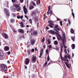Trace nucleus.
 <instances>
[{
  "instance_id": "f257e3e1",
  "label": "nucleus",
  "mask_w": 78,
  "mask_h": 78,
  "mask_svg": "<svg viewBox=\"0 0 78 78\" xmlns=\"http://www.w3.org/2000/svg\"><path fill=\"white\" fill-rule=\"evenodd\" d=\"M21 9V8L19 5L16 4H14V6H12L11 7V10L13 12H15L16 10L17 11H20Z\"/></svg>"
},
{
  "instance_id": "f03ea898",
  "label": "nucleus",
  "mask_w": 78,
  "mask_h": 78,
  "mask_svg": "<svg viewBox=\"0 0 78 78\" xmlns=\"http://www.w3.org/2000/svg\"><path fill=\"white\" fill-rule=\"evenodd\" d=\"M62 39H63V41H62L63 44H64V42H65V41H66V35L64 34H63Z\"/></svg>"
},
{
  "instance_id": "7ed1b4c3",
  "label": "nucleus",
  "mask_w": 78,
  "mask_h": 78,
  "mask_svg": "<svg viewBox=\"0 0 78 78\" xmlns=\"http://www.w3.org/2000/svg\"><path fill=\"white\" fill-rule=\"evenodd\" d=\"M30 62V59L28 58H26L25 59V63L26 65H28Z\"/></svg>"
},
{
  "instance_id": "20e7f679",
  "label": "nucleus",
  "mask_w": 78,
  "mask_h": 78,
  "mask_svg": "<svg viewBox=\"0 0 78 78\" xmlns=\"http://www.w3.org/2000/svg\"><path fill=\"white\" fill-rule=\"evenodd\" d=\"M5 12L6 13V14L7 16H9V10L8 9H5Z\"/></svg>"
},
{
  "instance_id": "39448f33",
  "label": "nucleus",
  "mask_w": 78,
  "mask_h": 78,
  "mask_svg": "<svg viewBox=\"0 0 78 78\" xmlns=\"http://www.w3.org/2000/svg\"><path fill=\"white\" fill-rule=\"evenodd\" d=\"M1 66L2 69H7V66L4 64H2Z\"/></svg>"
},
{
  "instance_id": "423d86ee",
  "label": "nucleus",
  "mask_w": 78,
  "mask_h": 78,
  "mask_svg": "<svg viewBox=\"0 0 78 78\" xmlns=\"http://www.w3.org/2000/svg\"><path fill=\"white\" fill-rule=\"evenodd\" d=\"M33 34L35 36H37V35H38V33L37 31H34L33 32Z\"/></svg>"
},
{
  "instance_id": "0eeeda50",
  "label": "nucleus",
  "mask_w": 78,
  "mask_h": 78,
  "mask_svg": "<svg viewBox=\"0 0 78 78\" xmlns=\"http://www.w3.org/2000/svg\"><path fill=\"white\" fill-rule=\"evenodd\" d=\"M4 50L5 51H8L9 50V48L8 46H6L4 48Z\"/></svg>"
},
{
  "instance_id": "6e6552de",
  "label": "nucleus",
  "mask_w": 78,
  "mask_h": 78,
  "mask_svg": "<svg viewBox=\"0 0 78 78\" xmlns=\"http://www.w3.org/2000/svg\"><path fill=\"white\" fill-rule=\"evenodd\" d=\"M3 37L5 39H8V36L6 34H4L3 35Z\"/></svg>"
},
{
  "instance_id": "1a4fd4ad",
  "label": "nucleus",
  "mask_w": 78,
  "mask_h": 78,
  "mask_svg": "<svg viewBox=\"0 0 78 78\" xmlns=\"http://www.w3.org/2000/svg\"><path fill=\"white\" fill-rule=\"evenodd\" d=\"M23 10H24V13L25 14H27V8H26L25 7H23Z\"/></svg>"
},
{
  "instance_id": "9d476101",
  "label": "nucleus",
  "mask_w": 78,
  "mask_h": 78,
  "mask_svg": "<svg viewBox=\"0 0 78 78\" xmlns=\"http://www.w3.org/2000/svg\"><path fill=\"white\" fill-rule=\"evenodd\" d=\"M35 42V41L34 40H31L30 41V44L32 45H33V44H34Z\"/></svg>"
},
{
  "instance_id": "9b49d317",
  "label": "nucleus",
  "mask_w": 78,
  "mask_h": 78,
  "mask_svg": "<svg viewBox=\"0 0 78 78\" xmlns=\"http://www.w3.org/2000/svg\"><path fill=\"white\" fill-rule=\"evenodd\" d=\"M3 56V52L1 51H0V58H2Z\"/></svg>"
},
{
  "instance_id": "f8f14e48",
  "label": "nucleus",
  "mask_w": 78,
  "mask_h": 78,
  "mask_svg": "<svg viewBox=\"0 0 78 78\" xmlns=\"http://www.w3.org/2000/svg\"><path fill=\"white\" fill-rule=\"evenodd\" d=\"M48 23H49L50 25H54V22L51 21H49Z\"/></svg>"
},
{
  "instance_id": "ddd939ff",
  "label": "nucleus",
  "mask_w": 78,
  "mask_h": 78,
  "mask_svg": "<svg viewBox=\"0 0 78 78\" xmlns=\"http://www.w3.org/2000/svg\"><path fill=\"white\" fill-rule=\"evenodd\" d=\"M60 45L61 46V53H62V48H63V44H60Z\"/></svg>"
},
{
  "instance_id": "4468645a",
  "label": "nucleus",
  "mask_w": 78,
  "mask_h": 78,
  "mask_svg": "<svg viewBox=\"0 0 78 78\" xmlns=\"http://www.w3.org/2000/svg\"><path fill=\"white\" fill-rule=\"evenodd\" d=\"M61 59H62V62H63V61H64L65 62L66 61V58H65L61 57Z\"/></svg>"
},
{
  "instance_id": "2eb2a0df",
  "label": "nucleus",
  "mask_w": 78,
  "mask_h": 78,
  "mask_svg": "<svg viewBox=\"0 0 78 78\" xmlns=\"http://www.w3.org/2000/svg\"><path fill=\"white\" fill-rule=\"evenodd\" d=\"M36 56H33L32 58V61L34 62H35L36 61Z\"/></svg>"
},
{
  "instance_id": "dca6fc26",
  "label": "nucleus",
  "mask_w": 78,
  "mask_h": 78,
  "mask_svg": "<svg viewBox=\"0 0 78 78\" xmlns=\"http://www.w3.org/2000/svg\"><path fill=\"white\" fill-rule=\"evenodd\" d=\"M17 19H21L22 20V18H23V16H17Z\"/></svg>"
},
{
  "instance_id": "f3484780",
  "label": "nucleus",
  "mask_w": 78,
  "mask_h": 78,
  "mask_svg": "<svg viewBox=\"0 0 78 78\" xmlns=\"http://www.w3.org/2000/svg\"><path fill=\"white\" fill-rule=\"evenodd\" d=\"M34 7L33 5H30L29 7V9H33Z\"/></svg>"
},
{
  "instance_id": "a211bd4d",
  "label": "nucleus",
  "mask_w": 78,
  "mask_h": 78,
  "mask_svg": "<svg viewBox=\"0 0 78 78\" xmlns=\"http://www.w3.org/2000/svg\"><path fill=\"white\" fill-rule=\"evenodd\" d=\"M10 21L11 23H13L15 22V20L14 19H10Z\"/></svg>"
},
{
  "instance_id": "6ab92c4d",
  "label": "nucleus",
  "mask_w": 78,
  "mask_h": 78,
  "mask_svg": "<svg viewBox=\"0 0 78 78\" xmlns=\"http://www.w3.org/2000/svg\"><path fill=\"white\" fill-rule=\"evenodd\" d=\"M61 38H62V37H61V35H58L57 37V38L58 39V41L60 40V39H61Z\"/></svg>"
},
{
  "instance_id": "aec40b11",
  "label": "nucleus",
  "mask_w": 78,
  "mask_h": 78,
  "mask_svg": "<svg viewBox=\"0 0 78 78\" xmlns=\"http://www.w3.org/2000/svg\"><path fill=\"white\" fill-rule=\"evenodd\" d=\"M19 33H23V30L22 29H19L18 30Z\"/></svg>"
},
{
  "instance_id": "412c9836",
  "label": "nucleus",
  "mask_w": 78,
  "mask_h": 78,
  "mask_svg": "<svg viewBox=\"0 0 78 78\" xmlns=\"http://www.w3.org/2000/svg\"><path fill=\"white\" fill-rule=\"evenodd\" d=\"M7 70V69H2L0 70L1 71H2V72H4V71H6Z\"/></svg>"
},
{
  "instance_id": "4be33fe9",
  "label": "nucleus",
  "mask_w": 78,
  "mask_h": 78,
  "mask_svg": "<svg viewBox=\"0 0 78 78\" xmlns=\"http://www.w3.org/2000/svg\"><path fill=\"white\" fill-rule=\"evenodd\" d=\"M47 41H48V44H50L51 43V41H50V39H48L47 40Z\"/></svg>"
},
{
  "instance_id": "5701e85b",
  "label": "nucleus",
  "mask_w": 78,
  "mask_h": 78,
  "mask_svg": "<svg viewBox=\"0 0 78 78\" xmlns=\"http://www.w3.org/2000/svg\"><path fill=\"white\" fill-rule=\"evenodd\" d=\"M72 49H75V44H72Z\"/></svg>"
},
{
  "instance_id": "b1692460",
  "label": "nucleus",
  "mask_w": 78,
  "mask_h": 78,
  "mask_svg": "<svg viewBox=\"0 0 78 78\" xmlns=\"http://www.w3.org/2000/svg\"><path fill=\"white\" fill-rule=\"evenodd\" d=\"M54 43L55 45H58V42L56 41H55Z\"/></svg>"
},
{
  "instance_id": "393cba45",
  "label": "nucleus",
  "mask_w": 78,
  "mask_h": 78,
  "mask_svg": "<svg viewBox=\"0 0 78 78\" xmlns=\"http://www.w3.org/2000/svg\"><path fill=\"white\" fill-rule=\"evenodd\" d=\"M71 33H72L73 34H74V30L73 29H71Z\"/></svg>"
},
{
  "instance_id": "a878e982",
  "label": "nucleus",
  "mask_w": 78,
  "mask_h": 78,
  "mask_svg": "<svg viewBox=\"0 0 78 78\" xmlns=\"http://www.w3.org/2000/svg\"><path fill=\"white\" fill-rule=\"evenodd\" d=\"M20 24H21V27H23L24 26H23V22H21L20 23Z\"/></svg>"
},
{
  "instance_id": "bb28decb",
  "label": "nucleus",
  "mask_w": 78,
  "mask_h": 78,
  "mask_svg": "<svg viewBox=\"0 0 78 78\" xmlns=\"http://www.w3.org/2000/svg\"><path fill=\"white\" fill-rule=\"evenodd\" d=\"M56 28H55V27L53 28V30H55V31H57V32L58 33H59V31H58V30H56Z\"/></svg>"
},
{
  "instance_id": "cd10ccee",
  "label": "nucleus",
  "mask_w": 78,
  "mask_h": 78,
  "mask_svg": "<svg viewBox=\"0 0 78 78\" xmlns=\"http://www.w3.org/2000/svg\"><path fill=\"white\" fill-rule=\"evenodd\" d=\"M51 32H54V31L52 30H51L48 31V32L49 33H50L51 34H52V33H51Z\"/></svg>"
},
{
  "instance_id": "c85d7f7f",
  "label": "nucleus",
  "mask_w": 78,
  "mask_h": 78,
  "mask_svg": "<svg viewBox=\"0 0 78 78\" xmlns=\"http://www.w3.org/2000/svg\"><path fill=\"white\" fill-rule=\"evenodd\" d=\"M44 41H45V38L44 37L43 39H42L41 42L42 43H44Z\"/></svg>"
},
{
  "instance_id": "c756f323",
  "label": "nucleus",
  "mask_w": 78,
  "mask_h": 78,
  "mask_svg": "<svg viewBox=\"0 0 78 78\" xmlns=\"http://www.w3.org/2000/svg\"><path fill=\"white\" fill-rule=\"evenodd\" d=\"M71 39L72 40H73V41H75V37H72Z\"/></svg>"
},
{
  "instance_id": "7c9ffc66",
  "label": "nucleus",
  "mask_w": 78,
  "mask_h": 78,
  "mask_svg": "<svg viewBox=\"0 0 78 78\" xmlns=\"http://www.w3.org/2000/svg\"><path fill=\"white\" fill-rule=\"evenodd\" d=\"M49 60H50V57H49V56H48V58H47V61L48 62L49 61Z\"/></svg>"
},
{
  "instance_id": "2f4dec72",
  "label": "nucleus",
  "mask_w": 78,
  "mask_h": 78,
  "mask_svg": "<svg viewBox=\"0 0 78 78\" xmlns=\"http://www.w3.org/2000/svg\"><path fill=\"white\" fill-rule=\"evenodd\" d=\"M72 15L73 17L74 18H74H75V14H74V13H73V12L72 13Z\"/></svg>"
},
{
  "instance_id": "473e14b6",
  "label": "nucleus",
  "mask_w": 78,
  "mask_h": 78,
  "mask_svg": "<svg viewBox=\"0 0 78 78\" xmlns=\"http://www.w3.org/2000/svg\"><path fill=\"white\" fill-rule=\"evenodd\" d=\"M46 52L47 55H48V49H47L46 50Z\"/></svg>"
},
{
  "instance_id": "72a5a7b5",
  "label": "nucleus",
  "mask_w": 78,
  "mask_h": 78,
  "mask_svg": "<svg viewBox=\"0 0 78 78\" xmlns=\"http://www.w3.org/2000/svg\"><path fill=\"white\" fill-rule=\"evenodd\" d=\"M68 58L69 59H70V58H71V57H70V55H68Z\"/></svg>"
},
{
  "instance_id": "f704fd0d",
  "label": "nucleus",
  "mask_w": 78,
  "mask_h": 78,
  "mask_svg": "<svg viewBox=\"0 0 78 78\" xmlns=\"http://www.w3.org/2000/svg\"><path fill=\"white\" fill-rule=\"evenodd\" d=\"M29 21L30 22V23L32 24V20H31V19H30V20H29Z\"/></svg>"
},
{
  "instance_id": "c9c22d12",
  "label": "nucleus",
  "mask_w": 78,
  "mask_h": 78,
  "mask_svg": "<svg viewBox=\"0 0 78 78\" xmlns=\"http://www.w3.org/2000/svg\"><path fill=\"white\" fill-rule=\"evenodd\" d=\"M64 44H65V42H64ZM63 44V45H64V48H67V46H66V45H64V44Z\"/></svg>"
},
{
  "instance_id": "e433bc0d",
  "label": "nucleus",
  "mask_w": 78,
  "mask_h": 78,
  "mask_svg": "<svg viewBox=\"0 0 78 78\" xmlns=\"http://www.w3.org/2000/svg\"><path fill=\"white\" fill-rule=\"evenodd\" d=\"M41 53H43L44 52V49H41Z\"/></svg>"
},
{
  "instance_id": "4c0bfd02",
  "label": "nucleus",
  "mask_w": 78,
  "mask_h": 78,
  "mask_svg": "<svg viewBox=\"0 0 78 78\" xmlns=\"http://www.w3.org/2000/svg\"><path fill=\"white\" fill-rule=\"evenodd\" d=\"M50 6H48V11H50Z\"/></svg>"
},
{
  "instance_id": "58836bf2",
  "label": "nucleus",
  "mask_w": 78,
  "mask_h": 78,
  "mask_svg": "<svg viewBox=\"0 0 78 78\" xmlns=\"http://www.w3.org/2000/svg\"><path fill=\"white\" fill-rule=\"evenodd\" d=\"M52 25H48L49 27H50V28H53V27Z\"/></svg>"
},
{
  "instance_id": "ea45409f",
  "label": "nucleus",
  "mask_w": 78,
  "mask_h": 78,
  "mask_svg": "<svg viewBox=\"0 0 78 78\" xmlns=\"http://www.w3.org/2000/svg\"><path fill=\"white\" fill-rule=\"evenodd\" d=\"M48 47L49 48V49H50V48H51V47H52V46H51V45L48 46Z\"/></svg>"
},
{
  "instance_id": "a19ab883",
  "label": "nucleus",
  "mask_w": 78,
  "mask_h": 78,
  "mask_svg": "<svg viewBox=\"0 0 78 78\" xmlns=\"http://www.w3.org/2000/svg\"><path fill=\"white\" fill-rule=\"evenodd\" d=\"M60 25L62 26V21H60Z\"/></svg>"
},
{
  "instance_id": "79ce46f5",
  "label": "nucleus",
  "mask_w": 78,
  "mask_h": 78,
  "mask_svg": "<svg viewBox=\"0 0 78 78\" xmlns=\"http://www.w3.org/2000/svg\"><path fill=\"white\" fill-rule=\"evenodd\" d=\"M52 62V61H51L50 62H49L48 64V65H50V64H51Z\"/></svg>"
},
{
  "instance_id": "37998d69",
  "label": "nucleus",
  "mask_w": 78,
  "mask_h": 78,
  "mask_svg": "<svg viewBox=\"0 0 78 78\" xmlns=\"http://www.w3.org/2000/svg\"><path fill=\"white\" fill-rule=\"evenodd\" d=\"M67 67L68 68H70V66H69V65H66Z\"/></svg>"
},
{
  "instance_id": "c03bdc74",
  "label": "nucleus",
  "mask_w": 78,
  "mask_h": 78,
  "mask_svg": "<svg viewBox=\"0 0 78 78\" xmlns=\"http://www.w3.org/2000/svg\"><path fill=\"white\" fill-rule=\"evenodd\" d=\"M65 64L66 65V66H67L69 64H68V62H65Z\"/></svg>"
},
{
  "instance_id": "a18cd8bd",
  "label": "nucleus",
  "mask_w": 78,
  "mask_h": 78,
  "mask_svg": "<svg viewBox=\"0 0 78 78\" xmlns=\"http://www.w3.org/2000/svg\"><path fill=\"white\" fill-rule=\"evenodd\" d=\"M47 64V62H45V63L44 64V66L45 67V66H46Z\"/></svg>"
},
{
  "instance_id": "49530a36",
  "label": "nucleus",
  "mask_w": 78,
  "mask_h": 78,
  "mask_svg": "<svg viewBox=\"0 0 78 78\" xmlns=\"http://www.w3.org/2000/svg\"><path fill=\"white\" fill-rule=\"evenodd\" d=\"M64 52L65 53H67V49H65Z\"/></svg>"
},
{
  "instance_id": "de8ad7c7",
  "label": "nucleus",
  "mask_w": 78,
  "mask_h": 78,
  "mask_svg": "<svg viewBox=\"0 0 78 78\" xmlns=\"http://www.w3.org/2000/svg\"><path fill=\"white\" fill-rule=\"evenodd\" d=\"M38 4L39 5V4L41 3V0H38Z\"/></svg>"
},
{
  "instance_id": "09e8293b",
  "label": "nucleus",
  "mask_w": 78,
  "mask_h": 78,
  "mask_svg": "<svg viewBox=\"0 0 78 78\" xmlns=\"http://www.w3.org/2000/svg\"><path fill=\"white\" fill-rule=\"evenodd\" d=\"M24 0H20V2H21V3H23V1Z\"/></svg>"
},
{
  "instance_id": "8fccbe9b",
  "label": "nucleus",
  "mask_w": 78,
  "mask_h": 78,
  "mask_svg": "<svg viewBox=\"0 0 78 78\" xmlns=\"http://www.w3.org/2000/svg\"><path fill=\"white\" fill-rule=\"evenodd\" d=\"M25 17L26 18H27V19H28V17H27V16L25 15Z\"/></svg>"
},
{
  "instance_id": "3c124183",
  "label": "nucleus",
  "mask_w": 78,
  "mask_h": 78,
  "mask_svg": "<svg viewBox=\"0 0 78 78\" xmlns=\"http://www.w3.org/2000/svg\"><path fill=\"white\" fill-rule=\"evenodd\" d=\"M12 2H16V0H12Z\"/></svg>"
},
{
  "instance_id": "603ef678",
  "label": "nucleus",
  "mask_w": 78,
  "mask_h": 78,
  "mask_svg": "<svg viewBox=\"0 0 78 78\" xmlns=\"http://www.w3.org/2000/svg\"><path fill=\"white\" fill-rule=\"evenodd\" d=\"M32 3L34 6H36V4H35V3H34V2H32Z\"/></svg>"
},
{
  "instance_id": "864d4df0",
  "label": "nucleus",
  "mask_w": 78,
  "mask_h": 78,
  "mask_svg": "<svg viewBox=\"0 0 78 78\" xmlns=\"http://www.w3.org/2000/svg\"><path fill=\"white\" fill-rule=\"evenodd\" d=\"M31 51H32V52H34V49H32Z\"/></svg>"
},
{
  "instance_id": "5fc2aeb1",
  "label": "nucleus",
  "mask_w": 78,
  "mask_h": 78,
  "mask_svg": "<svg viewBox=\"0 0 78 78\" xmlns=\"http://www.w3.org/2000/svg\"><path fill=\"white\" fill-rule=\"evenodd\" d=\"M64 57H65V58H66H66H67V55H65V56H64Z\"/></svg>"
},
{
  "instance_id": "6e6d98bb",
  "label": "nucleus",
  "mask_w": 78,
  "mask_h": 78,
  "mask_svg": "<svg viewBox=\"0 0 78 78\" xmlns=\"http://www.w3.org/2000/svg\"><path fill=\"white\" fill-rule=\"evenodd\" d=\"M58 25H56L55 26V28H56V29L58 28Z\"/></svg>"
},
{
  "instance_id": "4d7b16f0",
  "label": "nucleus",
  "mask_w": 78,
  "mask_h": 78,
  "mask_svg": "<svg viewBox=\"0 0 78 78\" xmlns=\"http://www.w3.org/2000/svg\"><path fill=\"white\" fill-rule=\"evenodd\" d=\"M38 20V18L36 17L35 19V21H36V20Z\"/></svg>"
},
{
  "instance_id": "13d9d810",
  "label": "nucleus",
  "mask_w": 78,
  "mask_h": 78,
  "mask_svg": "<svg viewBox=\"0 0 78 78\" xmlns=\"http://www.w3.org/2000/svg\"><path fill=\"white\" fill-rule=\"evenodd\" d=\"M43 47H44V48H46L45 47V44L44 45Z\"/></svg>"
},
{
  "instance_id": "bf43d9fd",
  "label": "nucleus",
  "mask_w": 78,
  "mask_h": 78,
  "mask_svg": "<svg viewBox=\"0 0 78 78\" xmlns=\"http://www.w3.org/2000/svg\"><path fill=\"white\" fill-rule=\"evenodd\" d=\"M8 3H9L7 2V5L6 6V7H8Z\"/></svg>"
},
{
  "instance_id": "052dcab7",
  "label": "nucleus",
  "mask_w": 78,
  "mask_h": 78,
  "mask_svg": "<svg viewBox=\"0 0 78 78\" xmlns=\"http://www.w3.org/2000/svg\"><path fill=\"white\" fill-rule=\"evenodd\" d=\"M68 22L69 23H71L70 22V20H68Z\"/></svg>"
},
{
  "instance_id": "680f3d73",
  "label": "nucleus",
  "mask_w": 78,
  "mask_h": 78,
  "mask_svg": "<svg viewBox=\"0 0 78 78\" xmlns=\"http://www.w3.org/2000/svg\"><path fill=\"white\" fill-rule=\"evenodd\" d=\"M36 4L37 5H38V1H37Z\"/></svg>"
},
{
  "instance_id": "e2e57ef3",
  "label": "nucleus",
  "mask_w": 78,
  "mask_h": 78,
  "mask_svg": "<svg viewBox=\"0 0 78 78\" xmlns=\"http://www.w3.org/2000/svg\"><path fill=\"white\" fill-rule=\"evenodd\" d=\"M10 51H9L8 52V55H10Z\"/></svg>"
},
{
  "instance_id": "0e129e2a",
  "label": "nucleus",
  "mask_w": 78,
  "mask_h": 78,
  "mask_svg": "<svg viewBox=\"0 0 78 78\" xmlns=\"http://www.w3.org/2000/svg\"><path fill=\"white\" fill-rule=\"evenodd\" d=\"M57 29L58 30V31H60V29L59 28H57Z\"/></svg>"
},
{
  "instance_id": "69168bd1",
  "label": "nucleus",
  "mask_w": 78,
  "mask_h": 78,
  "mask_svg": "<svg viewBox=\"0 0 78 78\" xmlns=\"http://www.w3.org/2000/svg\"><path fill=\"white\" fill-rule=\"evenodd\" d=\"M13 31H14L15 33H17V31H16V30H13Z\"/></svg>"
},
{
  "instance_id": "338daca9",
  "label": "nucleus",
  "mask_w": 78,
  "mask_h": 78,
  "mask_svg": "<svg viewBox=\"0 0 78 78\" xmlns=\"http://www.w3.org/2000/svg\"><path fill=\"white\" fill-rule=\"evenodd\" d=\"M7 63H8V64H9L10 63V61H8Z\"/></svg>"
},
{
  "instance_id": "774afa93",
  "label": "nucleus",
  "mask_w": 78,
  "mask_h": 78,
  "mask_svg": "<svg viewBox=\"0 0 78 78\" xmlns=\"http://www.w3.org/2000/svg\"><path fill=\"white\" fill-rule=\"evenodd\" d=\"M57 20H60V19L59 18H57Z\"/></svg>"
}]
</instances>
